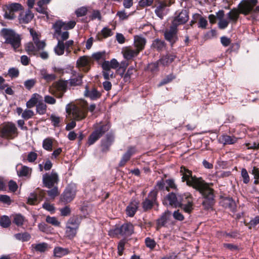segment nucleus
I'll list each match as a JSON object with an SVG mask.
<instances>
[{"label":"nucleus","mask_w":259,"mask_h":259,"mask_svg":"<svg viewBox=\"0 0 259 259\" xmlns=\"http://www.w3.org/2000/svg\"><path fill=\"white\" fill-rule=\"evenodd\" d=\"M46 222L55 226H59L60 224L57 218L54 217L48 216L46 218Z\"/></svg>","instance_id":"obj_53"},{"label":"nucleus","mask_w":259,"mask_h":259,"mask_svg":"<svg viewBox=\"0 0 259 259\" xmlns=\"http://www.w3.org/2000/svg\"><path fill=\"white\" fill-rule=\"evenodd\" d=\"M24 222V218L21 214H16L14 217L13 222L17 226H21Z\"/></svg>","instance_id":"obj_47"},{"label":"nucleus","mask_w":259,"mask_h":259,"mask_svg":"<svg viewBox=\"0 0 259 259\" xmlns=\"http://www.w3.org/2000/svg\"><path fill=\"white\" fill-rule=\"evenodd\" d=\"M87 13V9L84 7L78 8L75 11V14L78 17L85 15Z\"/></svg>","instance_id":"obj_59"},{"label":"nucleus","mask_w":259,"mask_h":259,"mask_svg":"<svg viewBox=\"0 0 259 259\" xmlns=\"http://www.w3.org/2000/svg\"><path fill=\"white\" fill-rule=\"evenodd\" d=\"M230 22L228 19H223L219 20L218 27L221 29H224L227 28Z\"/></svg>","instance_id":"obj_57"},{"label":"nucleus","mask_w":259,"mask_h":259,"mask_svg":"<svg viewBox=\"0 0 259 259\" xmlns=\"http://www.w3.org/2000/svg\"><path fill=\"white\" fill-rule=\"evenodd\" d=\"M157 204V192L155 191H151L147 198L142 203L144 211L151 209L154 204Z\"/></svg>","instance_id":"obj_13"},{"label":"nucleus","mask_w":259,"mask_h":259,"mask_svg":"<svg viewBox=\"0 0 259 259\" xmlns=\"http://www.w3.org/2000/svg\"><path fill=\"white\" fill-rule=\"evenodd\" d=\"M221 204L224 207L232 212L235 211L236 209L235 202L231 198L226 197L223 199L221 201Z\"/></svg>","instance_id":"obj_21"},{"label":"nucleus","mask_w":259,"mask_h":259,"mask_svg":"<svg viewBox=\"0 0 259 259\" xmlns=\"http://www.w3.org/2000/svg\"><path fill=\"white\" fill-rule=\"evenodd\" d=\"M175 59V56L172 55H167L162 57L158 61L160 65L165 66L172 63Z\"/></svg>","instance_id":"obj_30"},{"label":"nucleus","mask_w":259,"mask_h":259,"mask_svg":"<svg viewBox=\"0 0 259 259\" xmlns=\"http://www.w3.org/2000/svg\"><path fill=\"white\" fill-rule=\"evenodd\" d=\"M1 34L5 38V42L10 44L15 50L20 47L21 45L20 36L13 30L3 28L1 31Z\"/></svg>","instance_id":"obj_5"},{"label":"nucleus","mask_w":259,"mask_h":259,"mask_svg":"<svg viewBox=\"0 0 259 259\" xmlns=\"http://www.w3.org/2000/svg\"><path fill=\"white\" fill-rule=\"evenodd\" d=\"M57 174L52 171L51 174L46 173L42 176V182L45 187L51 188L57 184L58 182Z\"/></svg>","instance_id":"obj_12"},{"label":"nucleus","mask_w":259,"mask_h":259,"mask_svg":"<svg viewBox=\"0 0 259 259\" xmlns=\"http://www.w3.org/2000/svg\"><path fill=\"white\" fill-rule=\"evenodd\" d=\"M103 63H108V67L111 69H116L119 66V63L115 59H112L110 61L104 60Z\"/></svg>","instance_id":"obj_51"},{"label":"nucleus","mask_w":259,"mask_h":259,"mask_svg":"<svg viewBox=\"0 0 259 259\" xmlns=\"http://www.w3.org/2000/svg\"><path fill=\"white\" fill-rule=\"evenodd\" d=\"M258 0H242L238 4L237 8H233L228 12L226 17L233 24L236 23L240 14L245 16L250 14L251 18L253 20L258 19L259 6H256Z\"/></svg>","instance_id":"obj_2"},{"label":"nucleus","mask_w":259,"mask_h":259,"mask_svg":"<svg viewBox=\"0 0 259 259\" xmlns=\"http://www.w3.org/2000/svg\"><path fill=\"white\" fill-rule=\"evenodd\" d=\"M160 65L158 61L149 64L147 69L152 72H157L159 70V66Z\"/></svg>","instance_id":"obj_46"},{"label":"nucleus","mask_w":259,"mask_h":259,"mask_svg":"<svg viewBox=\"0 0 259 259\" xmlns=\"http://www.w3.org/2000/svg\"><path fill=\"white\" fill-rule=\"evenodd\" d=\"M167 217L166 213L163 214L158 220L157 224L159 226H163L166 223Z\"/></svg>","instance_id":"obj_61"},{"label":"nucleus","mask_w":259,"mask_h":259,"mask_svg":"<svg viewBox=\"0 0 259 259\" xmlns=\"http://www.w3.org/2000/svg\"><path fill=\"white\" fill-rule=\"evenodd\" d=\"M109 125L108 124H102L95 127V130L90 136L88 139V144L91 145L95 143L102 135L109 129Z\"/></svg>","instance_id":"obj_9"},{"label":"nucleus","mask_w":259,"mask_h":259,"mask_svg":"<svg viewBox=\"0 0 259 259\" xmlns=\"http://www.w3.org/2000/svg\"><path fill=\"white\" fill-rule=\"evenodd\" d=\"M145 243L146 246L150 249H153L156 245V243L155 240L150 237H147L145 238Z\"/></svg>","instance_id":"obj_45"},{"label":"nucleus","mask_w":259,"mask_h":259,"mask_svg":"<svg viewBox=\"0 0 259 259\" xmlns=\"http://www.w3.org/2000/svg\"><path fill=\"white\" fill-rule=\"evenodd\" d=\"M113 35V32L111 29L108 27H104L99 32L97 35L98 39L101 40L103 38H106Z\"/></svg>","instance_id":"obj_34"},{"label":"nucleus","mask_w":259,"mask_h":259,"mask_svg":"<svg viewBox=\"0 0 259 259\" xmlns=\"http://www.w3.org/2000/svg\"><path fill=\"white\" fill-rule=\"evenodd\" d=\"M136 153V149L134 147L128 148L127 151L123 154L119 163V166L121 167L130 160L131 156Z\"/></svg>","instance_id":"obj_22"},{"label":"nucleus","mask_w":259,"mask_h":259,"mask_svg":"<svg viewBox=\"0 0 259 259\" xmlns=\"http://www.w3.org/2000/svg\"><path fill=\"white\" fill-rule=\"evenodd\" d=\"M199 20L198 27L205 28L207 25V21L204 18L201 17L199 14H195L193 16V19L191 21V25L196 22L197 19Z\"/></svg>","instance_id":"obj_28"},{"label":"nucleus","mask_w":259,"mask_h":259,"mask_svg":"<svg viewBox=\"0 0 259 259\" xmlns=\"http://www.w3.org/2000/svg\"><path fill=\"white\" fill-rule=\"evenodd\" d=\"M241 177L243 179V182L244 184H247L250 181L249 177L247 171L245 168H242L241 169Z\"/></svg>","instance_id":"obj_54"},{"label":"nucleus","mask_w":259,"mask_h":259,"mask_svg":"<svg viewBox=\"0 0 259 259\" xmlns=\"http://www.w3.org/2000/svg\"><path fill=\"white\" fill-rule=\"evenodd\" d=\"M8 73L11 78H16L19 75V71L17 68L12 67L9 69Z\"/></svg>","instance_id":"obj_52"},{"label":"nucleus","mask_w":259,"mask_h":259,"mask_svg":"<svg viewBox=\"0 0 259 259\" xmlns=\"http://www.w3.org/2000/svg\"><path fill=\"white\" fill-rule=\"evenodd\" d=\"M134 71V68L133 67H130L124 75H123V73H122L121 76H123L125 82H130L131 76L133 74Z\"/></svg>","instance_id":"obj_48"},{"label":"nucleus","mask_w":259,"mask_h":259,"mask_svg":"<svg viewBox=\"0 0 259 259\" xmlns=\"http://www.w3.org/2000/svg\"><path fill=\"white\" fill-rule=\"evenodd\" d=\"M36 81L34 79H31L26 80L24 82V86L28 90L31 89L35 84Z\"/></svg>","instance_id":"obj_63"},{"label":"nucleus","mask_w":259,"mask_h":259,"mask_svg":"<svg viewBox=\"0 0 259 259\" xmlns=\"http://www.w3.org/2000/svg\"><path fill=\"white\" fill-rule=\"evenodd\" d=\"M38 155L35 152L31 151L28 153L27 160L30 163H34L37 158Z\"/></svg>","instance_id":"obj_49"},{"label":"nucleus","mask_w":259,"mask_h":259,"mask_svg":"<svg viewBox=\"0 0 259 259\" xmlns=\"http://www.w3.org/2000/svg\"><path fill=\"white\" fill-rule=\"evenodd\" d=\"M33 17V14L31 11L27 10L25 12H21L18 19L20 23L27 24L31 21Z\"/></svg>","instance_id":"obj_20"},{"label":"nucleus","mask_w":259,"mask_h":259,"mask_svg":"<svg viewBox=\"0 0 259 259\" xmlns=\"http://www.w3.org/2000/svg\"><path fill=\"white\" fill-rule=\"evenodd\" d=\"M175 78V76L172 74H170L167 75L160 82L158 86L160 87L165 84H167Z\"/></svg>","instance_id":"obj_50"},{"label":"nucleus","mask_w":259,"mask_h":259,"mask_svg":"<svg viewBox=\"0 0 259 259\" xmlns=\"http://www.w3.org/2000/svg\"><path fill=\"white\" fill-rule=\"evenodd\" d=\"M106 56V52L102 51L95 53L92 54V58L96 61H99L100 60H105Z\"/></svg>","instance_id":"obj_44"},{"label":"nucleus","mask_w":259,"mask_h":259,"mask_svg":"<svg viewBox=\"0 0 259 259\" xmlns=\"http://www.w3.org/2000/svg\"><path fill=\"white\" fill-rule=\"evenodd\" d=\"M84 95L86 97L90 98L92 100H97L101 96V93L98 91L96 89H89L87 85L85 86Z\"/></svg>","instance_id":"obj_19"},{"label":"nucleus","mask_w":259,"mask_h":259,"mask_svg":"<svg viewBox=\"0 0 259 259\" xmlns=\"http://www.w3.org/2000/svg\"><path fill=\"white\" fill-rule=\"evenodd\" d=\"M189 20L188 12L186 10H182L175 16L172 21V24L178 27V25L183 24Z\"/></svg>","instance_id":"obj_17"},{"label":"nucleus","mask_w":259,"mask_h":259,"mask_svg":"<svg viewBox=\"0 0 259 259\" xmlns=\"http://www.w3.org/2000/svg\"><path fill=\"white\" fill-rule=\"evenodd\" d=\"M26 50L29 54H35L36 52L35 46L32 42H29L27 44Z\"/></svg>","instance_id":"obj_55"},{"label":"nucleus","mask_w":259,"mask_h":259,"mask_svg":"<svg viewBox=\"0 0 259 259\" xmlns=\"http://www.w3.org/2000/svg\"><path fill=\"white\" fill-rule=\"evenodd\" d=\"M1 225L4 228H7L10 224V221L8 217L4 216L0 221Z\"/></svg>","instance_id":"obj_58"},{"label":"nucleus","mask_w":259,"mask_h":259,"mask_svg":"<svg viewBox=\"0 0 259 259\" xmlns=\"http://www.w3.org/2000/svg\"><path fill=\"white\" fill-rule=\"evenodd\" d=\"M66 111L68 117L76 121L84 119L88 113L85 104L70 103L66 105Z\"/></svg>","instance_id":"obj_4"},{"label":"nucleus","mask_w":259,"mask_h":259,"mask_svg":"<svg viewBox=\"0 0 259 259\" xmlns=\"http://www.w3.org/2000/svg\"><path fill=\"white\" fill-rule=\"evenodd\" d=\"M68 253V250L62 247H56L54 250V255L56 257H61Z\"/></svg>","instance_id":"obj_41"},{"label":"nucleus","mask_w":259,"mask_h":259,"mask_svg":"<svg viewBox=\"0 0 259 259\" xmlns=\"http://www.w3.org/2000/svg\"><path fill=\"white\" fill-rule=\"evenodd\" d=\"M31 248L33 251L39 252H44L48 249V244L45 242L38 244H32L31 245Z\"/></svg>","instance_id":"obj_31"},{"label":"nucleus","mask_w":259,"mask_h":259,"mask_svg":"<svg viewBox=\"0 0 259 259\" xmlns=\"http://www.w3.org/2000/svg\"><path fill=\"white\" fill-rule=\"evenodd\" d=\"M173 0H163L159 1L157 4L155 5V13L156 15L160 19H163L164 16H165L168 11L167 7H169L172 3Z\"/></svg>","instance_id":"obj_8"},{"label":"nucleus","mask_w":259,"mask_h":259,"mask_svg":"<svg viewBox=\"0 0 259 259\" xmlns=\"http://www.w3.org/2000/svg\"><path fill=\"white\" fill-rule=\"evenodd\" d=\"M108 63H102V68L103 69L102 74L104 79L106 80L109 79L110 78L114 77V72L111 69L108 67Z\"/></svg>","instance_id":"obj_26"},{"label":"nucleus","mask_w":259,"mask_h":259,"mask_svg":"<svg viewBox=\"0 0 259 259\" xmlns=\"http://www.w3.org/2000/svg\"><path fill=\"white\" fill-rule=\"evenodd\" d=\"M146 43V39L141 36H135L134 37V47L139 52L144 50Z\"/></svg>","instance_id":"obj_23"},{"label":"nucleus","mask_w":259,"mask_h":259,"mask_svg":"<svg viewBox=\"0 0 259 259\" xmlns=\"http://www.w3.org/2000/svg\"><path fill=\"white\" fill-rule=\"evenodd\" d=\"M139 207V202L136 200L132 201L126 207V212L128 216L133 217L136 213Z\"/></svg>","instance_id":"obj_25"},{"label":"nucleus","mask_w":259,"mask_h":259,"mask_svg":"<svg viewBox=\"0 0 259 259\" xmlns=\"http://www.w3.org/2000/svg\"><path fill=\"white\" fill-rule=\"evenodd\" d=\"M182 182H186L187 185L192 187L198 191L204 197L202 205L205 209H209L212 206L214 201L213 190L208 184L201 178L192 176L191 170L184 166H181L180 171Z\"/></svg>","instance_id":"obj_1"},{"label":"nucleus","mask_w":259,"mask_h":259,"mask_svg":"<svg viewBox=\"0 0 259 259\" xmlns=\"http://www.w3.org/2000/svg\"><path fill=\"white\" fill-rule=\"evenodd\" d=\"M15 237L19 240H21L23 242L27 241L30 240L31 236L30 235L25 232L23 233H17L15 235Z\"/></svg>","instance_id":"obj_42"},{"label":"nucleus","mask_w":259,"mask_h":259,"mask_svg":"<svg viewBox=\"0 0 259 259\" xmlns=\"http://www.w3.org/2000/svg\"><path fill=\"white\" fill-rule=\"evenodd\" d=\"M48 195L51 198H54L56 196L59 194L57 187H54L53 189L48 191Z\"/></svg>","instance_id":"obj_64"},{"label":"nucleus","mask_w":259,"mask_h":259,"mask_svg":"<svg viewBox=\"0 0 259 259\" xmlns=\"http://www.w3.org/2000/svg\"><path fill=\"white\" fill-rule=\"evenodd\" d=\"M139 53L137 49L131 47H126L123 50V57L126 60H130L137 56Z\"/></svg>","instance_id":"obj_24"},{"label":"nucleus","mask_w":259,"mask_h":259,"mask_svg":"<svg viewBox=\"0 0 259 259\" xmlns=\"http://www.w3.org/2000/svg\"><path fill=\"white\" fill-rule=\"evenodd\" d=\"M152 46L153 48L160 51L165 47V42L162 40L156 39L153 41Z\"/></svg>","instance_id":"obj_40"},{"label":"nucleus","mask_w":259,"mask_h":259,"mask_svg":"<svg viewBox=\"0 0 259 259\" xmlns=\"http://www.w3.org/2000/svg\"><path fill=\"white\" fill-rule=\"evenodd\" d=\"M58 39V43L56 46L54 48V52L57 55L61 56L64 53L65 51V45L63 41Z\"/></svg>","instance_id":"obj_36"},{"label":"nucleus","mask_w":259,"mask_h":259,"mask_svg":"<svg viewBox=\"0 0 259 259\" xmlns=\"http://www.w3.org/2000/svg\"><path fill=\"white\" fill-rule=\"evenodd\" d=\"M34 115V112L33 111L31 110H25L22 114V117L24 118L25 120H27L30 118H31Z\"/></svg>","instance_id":"obj_56"},{"label":"nucleus","mask_w":259,"mask_h":259,"mask_svg":"<svg viewBox=\"0 0 259 259\" xmlns=\"http://www.w3.org/2000/svg\"><path fill=\"white\" fill-rule=\"evenodd\" d=\"M163 204L173 207H181L185 212L190 213L193 209V197L190 193L176 195L170 193L167 195L163 200Z\"/></svg>","instance_id":"obj_3"},{"label":"nucleus","mask_w":259,"mask_h":259,"mask_svg":"<svg viewBox=\"0 0 259 259\" xmlns=\"http://www.w3.org/2000/svg\"><path fill=\"white\" fill-rule=\"evenodd\" d=\"M36 112L40 115L44 114L47 111V105L42 103L39 102L36 107Z\"/></svg>","instance_id":"obj_43"},{"label":"nucleus","mask_w":259,"mask_h":259,"mask_svg":"<svg viewBox=\"0 0 259 259\" xmlns=\"http://www.w3.org/2000/svg\"><path fill=\"white\" fill-rule=\"evenodd\" d=\"M64 25V22L61 21H58L53 25V28L55 29L56 34L60 36L62 30H65Z\"/></svg>","instance_id":"obj_38"},{"label":"nucleus","mask_w":259,"mask_h":259,"mask_svg":"<svg viewBox=\"0 0 259 259\" xmlns=\"http://www.w3.org/2000/svg\"><path fill=\"white\" fill-rule=\"evenodd\" d=\"M53 139L50 138H48L43 140L42 147L46 150L51 151L53 148Z\"/></svg>","instance_id":"obj_39"},{"label":"nucleus","mask_w":259,"mask_h":259,"mask_svg":"<svg viewBox=\"0 0 259 259\" xmlns=\"http://www.w3.org/2000/svg\"><path fill=\"white\" fill-rule=\"evenodd\" d=\"M116 234H120L123 236H128L134 232V226L131 223H125L120 228L114 230Z\"/></svg>","instance_id":"obj_16"},{"label":"nucleus","mask_w":259,"mask_h":259,"mask_svg":"<svg viewBox=\"0 0 259 259\" xmlns=\"http://www.w3.org/2000/svg\"><path fill=\"white\" fill-rule=\"evenodd\" d=\"M40 74L41 77L48 82H51L56 78V75L55 74H49L45 69L40 70Z\"/></svg>","instance_id":"obj_35"},{"label":"nucleus","mask_w":259,"mask_h":259,"mask_svg":"<svg viewBox=\"0 0 259 259\" xmlns=\"http://www.w3.org/2000/svg\"><path fill=\"white\" fill-rule=\"evenodd\" d=\"M76 194V187L75 185L68 186L61 196V201L65 203L71 202Z\"/></svg>","instance_id":"obj_14"},{"label":"nucleus","mask_w":259,"mask_h":259,"mask_svg":"<svg viewBox=\"0 0 259 259\" xmlns=\"http://www.w3.org/2000/svg\"><path fill=\"white\" fill-rule=\"evenodd\" d=\"M91 58L87 56L80 57L76 61V66L84 72L90 69Z\"/></svg>","instance_id":"obj_15"},{"label":"nucleus","mask_w":259,"mask_h":259,"mask_svg":"<svg viewBox=\"0 0 259 259\" xmlns=\"http://www.w3.org/2000/svg\"><path fill=\"white\" fill-rule=\"evenodd\" d=\"M32 169L27 166H22L21 169L18 171V174L20 177H28L31 175Z\"/></svg>","instance_id":"obj_37"},{"label":"nucleus","mask_w":259,"mask_h":259,"mask_svg":"<svg viewBox=\"0 0 259 259\" xmlns=\"http://www.w3.org/2000/svg\"><path fill=\"white\" fill-rule=\"evenodd\" d=\"M2 137L7 139H13L18 136V132L16 125L12 122L3 124L1 128Z\"/></svg>","instance_id":"obj_7"},{"label":"nucleus","mask_w":259,"mask_h":259,"mask_svg":"<svg viewBox=\"0 0 259 259\" xmlns=\"http://www.w3.org/2000/svg\"><path fill=\"white\" fill-rule=\"evenodd\" d=\"M44 101L46 103L53 105L56 102V99L52 96L46 95L44 97Z\"/></svg>","instance_id":"obj_62"},{"label":"nucleus","mask_w":259,"mask_h":259,"mask_svg":"<svg viewBox=\"0 0 259 259\" xmlns=\"http://www.w3.org/2000/svg\"><path fill=\"white\" fill-rule=\"evenodd\" d=\"M114 137L112 134H107L106 138L101 141V146L103 151L108 150L109 147L111 145L114 141Z\"/></svg>","instance_id":"obj_27"},{"label":"nucleus","mask_w":259,"mask_h":259,"mask_svg":"<svg viewBox=\"0 0 259 259\" xmlns=\"http://www.w3.org/2000/svg\"><path fill=\"white\" fill-rule=\"evenodd\" d=\"M42 99V97L38 94H33L31 98L27 102L26 106L30 108L34 107L39 100Z\"/></svg>","instance_id":"obj_32"},{"label":"nucleus","mask_w":259,"mask_h":259,"mask_svg":"<svg viewBox=\"0 0 259 259\" xmlns=\"http://www.w3.org/2000/svg\"><path fill=\"white\" fill-rule=\"evenodd\" d=\"M73 78L69 79L68 83L71 86H76L81 84L83 75L80 73H76L73 75Z\"/></svg>","instance_id":"obj_33"},{"label":"nucleus","mask_w":259,"mask_h":259,"mask_svg":"<svg viewBox=\"0 0 259 259\" xmlns=\"http://www.w3.org/2000/svg\"><path fill=\"white\" fill-rule=\"evenodd\" d=\"M177 27L172 24L169 29L164 33L165 39L169 41L171 45L174 44L178 39Z\"/></svg>","instance_id":"obj_18"},{"label":"nucleus","mask_w":259,"mask_h":259,"mask_svg":"<svg viewBox=\"0 0 259 259\" xmlns=\"http://www.w3.org/2000/svg\"><path fill=\"white\" fill-rule=\"evenodd\" d=\"M68 84V80H60L55 83L54 89L50 90V92L57 98H61L66 91Z\"/></svg>","instance_id":"obj_11"},{"label":"nucleus","mask_w":259,"mask_h":259,"mask_svg":"<svg viewBox=\"0 0 259 259\" xmlns=\"http://www.w3.org/2000/svg\"><path fill=\"white\" fill-rule=\"evenodd\" d=\"M23 9L22 6L19 3H11L6 6L4 17L8 20H13L16 18L15 13Z\"/></svg>","instance_id":"obj_10"},{"label":"nucleus","mask_w":259,"mask_h":259,"mask_svg":"<svg viewBox=\"0 0 259 259\" xmlns=\"http://www.w3.org/2000/svg\"><path fill=\"white\" fill-rule=\"evenodd\" d=\"M220 143L224 145L233 144L237 142V138L233 136H230L227 135H224L219 138Z\"/></svg>","instance_id":"obj_29"},{"label":"nucleus","mask_w":259,"mask_h":259,"mask_svg":"<svg viewBox=\"0 0 259 259\" xmlns=\"http://www.w3.org/2000/svg\"><path fill=\"white\" fill-rule=\"evenodd\" d=\"M34 44L35 45L36 51L42 50L46 46V43L44 41H39V39L34 41Z\"/></svg>","instance_id":"obj_60"},{"label":"nucleus","mask_w":259,"mask_h":259,"mask_svg":"<svg viewBox=\"0 0 259 259\" xmlns=\"http://www.w3.org/2000/svg\"><path fill=\"white\" fill-rule=\"evenodd\" d=\"M80 223V220L77 216H73L69 218L66 224V238L72 239L76 236Z\"/></svg>","instance_id":"obj_6"}]
</instances>
